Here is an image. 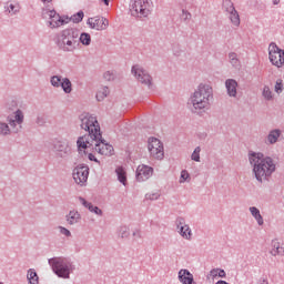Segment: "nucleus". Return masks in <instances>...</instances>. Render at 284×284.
<instances>
[{
    "label": "nucleus",
    "mask_w": 284,
    "mask_h": 284,
    "mask_svg": "<svg viewBox=\"0 0 284 284\" xmlns=\"http://www.w3.org/2000/svg\"><path fill=\"white\" fill-rule=\"evenodd\" d=\"M61 234H64V236H70V231L65 227H60Z\"/></svg>",
    "instance_id": "obj_41"
},
{
    "label": "nucleus",
    "mask_w": 284,
    "mask_h": 284,
    "mask_svg": "<svg viewBox=\"0 0 284 284\" xmlns=\"http://www.w3.org/2000/svg\"><path fill=\"white\" fill-rule=\"evenodd\" d=\"M268 59L272 65H275V68L284 67V51L275 43H271L268 45Z\"/></svg>",
    "instance_id": "obj_5"
},
{
    "label": "nucleus",
    "mask_w": 284,
    "mask_h": 284,
    "mask_svg": "<svg viewBox=\"0 0 284 284\" xmlns=\"http://www.w3.org/2000/svg\"><path fill=\"white\" fill-rule=\"evenodd\" d=\"M87 23L91 30L98 31L108 30V27L110 26V21L103 17L89 18Z\"/></svg>",
    "instance_id": "obj_11"
},
{
    "label": "nucleus",
    "mask_w": 284,
    "mask_h": 284,
    "mask_svg": "<svg viewBox=\"0 0 284 284\" xmlns=\"http://www.w3.org/2000/svg\"><path fill=\"white\" fill-rule=\"evenodd\" d=\"M210 97H212V87L200 84L191 97V103L194 110H206L210 108Z\"/></svg>",
    "instance_id": "obj_3"
},
{
    "label": "nucleus",
    "mask_w": 284,
    "mask_h": 284,
    "mask_svg": "<svg viewBox=\"0 0 284 284\" xmlns=\"http://www.w3.org/2000/svg\"><path fill=\"white\" fill-rule=\"evenodd\" d=\"M274 3H278V1L277 0H275V2Z\"/></svg>",
    "instance_id": "obj_46"
},
{
    "label": "nucleus",
    "mask_w": 284,
    "mask_h": 284,
    "mask_svg": "<svg viewBox=\"0 0 284 284\" xmlns=\"http://www.w3.org/2000/svg\"><path fill=\"white\" fill-rule=\"evenodd\" d=\"M210 276L212 278H225V271L224 270H221V268H213L211 272H210Z\"/></svg>",
    "instance_id": "obj_24"
},
{
    "label": "nucleus",
    "mask_w": 284,
    "mask_h": 284,
    "mask_svg": "<svg viewBox=\"0 0 284 284\" xmlns=\"http://www.w3.org/2000/svg\"><path fill=\"white\" fill-rule=\"evenodd\" d=\"M263 97L267 101L272 100V91L267 87H265L263 90Z\"/></svg>",
    "instance_id": "obj_35"
},
{
    "label": "nucleus",
    "mask_w": 284,
    "mask_h": 284,
    "mask_svg": "<svg viewBox=\"0 0 284 284\" xmlns=\"http://www.w3.org/2000/svg\"><path fill=\"white\" fill-rule=\"evenodd\" d=\"M0 134H10V126L6 123H0Z\"/></svg>",
    "instance_id": "obj_33"
},
{
    "label": "nucleus",
    "mask_w": 284,
    "mask_h": 284,
    "mask_svg": "<svg viewBox=\"0 0 284 284\" xmlns=\"http://www.w3.org/2000/svg\"><path fill=\"white\" fill-rule=\"evenodd\" d=\"M148 151L152 159H163L165 152L163 149V143L156 138H149L148 140Z\"/></svg>",
    "instance_id": "obj_6"
},
{
    "label": "nucleus",
    "mask_w": 284,
    "mask_h": 284,
    "mask_svg": "<svg viewBox=\"0 0 284 284\" xmlns=\"http://www.w3.org/2000/svg\"><path fill=\"white\" fill-rule=\"evenodd\" d=\"M130 12L132 17H148L150 14V1L135 0L130 9Z\"/></svg>",
    "instance_id": "obj_7"
},
{
    "label": "nucleus",
    "mask_w": 284,
    "mask_h": 284,
    "mask_svg": "<svg viewBox=\"0 0 284 284\" xmlns=\"http://www.w3.org/2000/svg\"><path fill=\"white\" fill-rule=\"evenodd\" d=\"M178 230H180V234L183 239L190 241L192 239V230L187 224H185V220L179 219L178 220Z\"/></svg>",
    "instance_id": "obj_14"
},
{
    "label": "nucleus",
    "mask_w": 284,
    "mask_h": 284,
    "mask_svg": "<svg viewBox=\"0 0 284 284\" xmlns=\"http://www.w3.org/2000/svg\"><path fill=\"white\" fill-rule=\"evenodd\" d=\"M226 90L229 92V97H236V88L239 87V83L235 82V80H226L225 82Z\"/></svg>",
    "instance_id": "obj_18"
},
{
    "label": "nucleus",
    "mask_w": 284,
    "mask_h": 284,
    "mask_svg": "<svg viewBox=\"0 0 284 284\" xmlns=\"http://www.w3.org/2000/svg\"><path fill=\"white\" fill-rule=\"evenodd\" d=\"M49 265H51L54 274L60 278L70 277V262L63 257H54L49 260Z\"/></svg>",
    "instance_id": "obj_4"
},
{
    "label": "nucleus",
    "mask_w": 284,
    "mask_h": 284,
    "mask_svg": "<svg viewBox=\"0 0 284 284\" xmlns=\"http://www.w3.org/2000/svg\"><path fill=\"white\" fill-rule=\"evenodd\" d=\"M60 85L67 94L72 92V82H70L68 79H63Z\"/></svg>",
    "instance_id": "obj_25"
},
{
    "label": "nucleus",
    "mask_w": 284,
    "mask_h": 284,
    "mask_svg": "<svg viewBox=\"0 0 284 284\" xmlns=\"http://www.w3.org/2000/svg\"><path fill=\"white\" fill-rule=\"evenodd\" d=\"M248 159L251 165H254L253 172L258 181L267 180V178L272 176L274 170H276V165H274L272 159L263 156L262 153H251Z\"/></svg>",
    "instance_id": "obj_2"
},
{
    "label": "nucleus",
    "mask_w": 284,
    "mask_h": 284,
    "mask_svg": "<svg viewBox=\"0 0 284 284\" xmlns=\"http://www.w3.org/2000/svg\"><path fill=\"white\" fill-rule=\"evenodd\" d=\"M90 176V169L88 166H77L73 170V180L78 185H85Z\"/></svg>",
    "instance_id": "obj_10"
},
{
    "label": "nucleus",
    "mask_w": 284,
    "mask_h": 284,
    "mask_svg": "<svg viewBox=\"0 0 284 284\" xmlns=\"http://www.w3.org/2000/svg\"><path fill=\"white\" fill-rule=\"evenodd\" d=\"M81 128L89 132V134L83 135L78 139V150L79 152H84L88 154L89 161L98 162L97 156H94L92 150H95L98 154L102 156H112L114 154V146L112 144L105 143L101 136V126L95 116L90 114H84L81 118Z\"/></svg>",
    "instance_id": "obj_1"
},
{
    "label": "nucleus",
    "mask_w": 284,
    "mask_h": 284,
    "mask_svg": "<svg viewBox=\"0 0 284 284\" xmlns=\"http://www.w3.org/2000/svg\"><path fill=\"white\" fill-rule=\"evenodd\" d=\"M115 173L118 175V180L120 181V183H122V185H128V173L125 172V169L119 166L115 170Z\"/></svg>",
    "instance_id": "obj_19"
},
{
    "label": "nucleus",
    "mask_w": 284,
    "mask_h": 284,
    "mask_svg": "<svg viewBox=\"0 0 284 284\" xmlns=\"http://www.w3.org/2000/svg\"><path fill=\"white\" fill-rule=\"evenodd\" d=\"M42 3H52V0H41Z\"/></svg>",
    "instance_id": "obj_44"
},
{
    "label": "nucleus",
    "mask_w": 284,
    "mask_h": 284,
    "mask_svg": "<svg viewBox=\"0 0 284 284\" xmlns=\"http://www.w3.org/2000/svg\"><path fill=\"white\" fill-rule=\"evenodd\" d=\"M80 41L83 45H90L92 38L90 37V33H82L80 36Z\"/></svg>",
    "instance_id": "obj_29"
},
{
    "label": "nucleus",
    "mask_w": 284,
    "mask_h": 284,
    "mask_svg": "<svg viewBox=\"0 0 284 284\" xmlns=\"http://www.w3.org/2000/svg\"><path fill=\"white\" fill-rule=\"evenodd\" d=\"M62 82L63 80H61L59 77H53L51 79V84L54 85V88H59V85H61Z\"/></svg>",
    "instance_id": "obj_36"
},
{
    "label": "nucleus",
    "mask_w": 284,
    "mask_h": 284,
    "mask_svg": "<svg viewBox=\"0 0 284 284\" xmlns=\"http://www.w3.org/2000/svg\"><path fill=\"white\" fill-rule=\"evenodd\" d=\"M250 212L252 216L257 221L258 225H263V216L261 215V211L258 209L252 206L250 207Z\"/></svg>",
    "instance_id": "obj_22"
},
{
    "label": "nucleus",
    "mask_w": 284,
    "mask_h": 284,
    "mask_svg": "<svg viewBox=\"0 0 284 284\" xmlns=\"http://www.w3.org/2000/svg\"><path fill=\"white\" fill-rule=\"evenodd\" d=\"M83 17H84L83 11H80V12L73 14L71 17V20L73 21V23H81V21H83Z\"/></svg>",
    "instance_id": "obj_31"
},
{
    "label": "nucleus",
    "mask_w": 284,
    "mask_h": 284,
    "mask_svg": "<svg viewBox=\"0 0 284 284\" xmlns=\"http://www.w3.org/2000/svg\"><path fill=\"white\" fill-rule=\"evenodd\" d=\"M80 220H81V215L77 211H70L69 215L67 216V221L68 223H70V225H74V223H79Z\"/></svg>",
    "instance_id": "obj_20"
},
{
    "label": "nucleus",
    "mask_w": 284,
    "mask_h": 284,
    "mask_svg": "<svg viewBox=\"0 0 284 284\" xmlns=\"http://www.w3.org/2000/svg\"><path fill=\"white\" fill-rule=\"evenodd\" d=\"M182 19H190V13L183 11Z\"/></svg>",
    "instance_id": "obj_43"
},
{
    "label": "nucleus",
    "mask_w": 284,
    "mask_h": 284,
    "mask_svg": "<svg viewBox=\"0 0 284 284\" xmlns=\"http://www.w3.org/2000/svg\"><path fill=\"white\" fill-rule=\"evenodd\" d=\"M275 92L281 94L283 92V80L278 79L275 83Z\"/></svg>",
    "instance_id": "obj_32"
},
{
    "label": "nucleus",
    "mask_w": 284,
    "mask_h": 284,
    "mask_svg": "<svg viewBox=\"0 0 284 284\" xmlns=\"http://www.w3.org/2000/svg\"><path fill=\"white\" fill-rule=\"evenodd\" d=\"M187 179H190V173H187V171H182L180 183H185V181H187Z\"/></svg>",
    "instance_id": "obj_37"
},
{
    "label": "nucleus",
    "mask_w": 284,
    "mask_h": 284,
    "mask_svg": "<svg viewBox=\"0 0 284 284\" xmlns=\"http://www.w3.org/2000/svg\"><path fill=\"white\" fill-rule=\"evenodd\" d=\"M223 8H224V10H226L229 13L234 12V10H236V9L234 8V3H232L230 0H224V1H223Z\"/></svg>",
    "instance_id": "obj_30"
},
{
    "label": "nucleus",
    "mask_w": 284,
    "mask_h": 284,
    "mask_svg": "<svg viewBox=\"0 0 284 284\" xmlns=\"http://www.w3.org/2000/svg\"><path fill=\"white\" fill-rule=\"evenodd\" d=\"M108 94H110V90L108 89V87H104L98 91L95 97H97L98 101H103V99H105V97H108Z\"/></svg>",
    "instance_id": "obj_26"
},
{
    "label": "nucleus",
    "mask_w": 284,
    "mask_h": 284,
    "mask_svg": "<svg viewBox=\"0 0 284 284\" xmlns=\"http://www.w3.org/2000/svg\"><path fill=\"white\" fill-rule=\"evenodd\" d=\"M229 14L233 26H235V28H239V26H241V17L239 16V11H236L235 9L231 11Z\"/></svg>",
    "instance_id": "obj_21"
},
{
    "label": "nucleus",
    "mask_w": 284,
    "mask_h": 284,
    "mask_svg": "<svg viewBox=\"0 0 284 284\" xmlns=\"http://www.w3.org/2000/svg\"><path fill=\"white\" fill-rule=\"evenodd\" d=\"M61 41L64 45V50H74L77 48V37L72 29H67L61 34Z\"/></svg>",
    "instance_id": "obj_8"
},
{
    "label": "nucleus",
    "mask_w": 284,
    "mask_h": 284,
    "mask_svg": "<svg viewBox=\"0 0 284 284\" xmlns=\"http://www.w3.org/2000/svg\"><path fill=\"white\" fill-rule=\"evenodd\" d=\"M8 121L11 128H14L17 124L21 125L23 123V112L21 110L16 111L8 116Z\"/></svg>",
    "instance_id": "obj_15"
},
{
    "label": "nucleus",
    "mask_w": 284,
    "mask_h": 284,
    "mask_svg": "<svg viewBox=\"0 0 284 284\" xmlns=\"http://www.w3.org/2000/svg\"><path fill=\"white\" fill-rule=\"evenodd\" d=\"M152 174H154V169L151 166L141 164L136 169V180L140 182L148 181Z\"/></svg>",
    "instance_id": "obj_13"
},
{
    "label": "nucleus",
    "mask_w": 284,
    "mask_h": 284,
    "mask_svg": "<svg viewBox=\"0 0 284 284\" xmlns=\"http://www.w3.org/2000/svg\"><path fill=\"white\" fill-rule=\"evenodd\" d=\"M104 79H106V81H112V79H114V75L112 74V72L108 71L104 73Z\"/></svg>",
    "instance_id": "obj_40"
},
{
    "label": "nucleus",
    "mask_w": 284,
    "mask_h": 284,
    "mask_svg": "<svg viewBox=\"0 0 284 284\" xmlns=\"http://www.w3.org/2000/svg\"><path fill=\"white\" fill-rule=\"evenodd\" d=\"M278 136H281V131L280 130L272 131L268 134L270 143H276V141L278 140Z\"/></svg>",
    "instance_id": "obj_28"
},
{
    "label": "nucleus",
    "mask_w": 284,
    "mask_h": 284,
    "mask_svg": "<svg viewBox=\"0 0 284 284\" xmlns=\"http://www.w3.org/2000/svg\"><path fill=\"white\" fill-rule=\"evenodd\" d=\"M179 278L183 284H192L194 282V275L187 270H181L179 272Z\"/></svg>",
    "instance_id": "obj_17"
},
{
    "label": "nucleus",
    "mask_w": 284,
    "mask_h": 284,
    "mask_svg": "<svg viewBox=\"0 0 284 284\" xmlns=\"http://www.w3.org/2000/svg\"><path fill=\"white\" fill-rule=\"evenodd\" d=\"M146 199H149V201H156V199H159V192L148 193Z\"/></svg>",
    "instance_id": "obj_39"
},
{
    "label": "nucleus",
    "mask_w": 284,
    "mask_h": 284,
    "mask_svg": "<svg viewBox=\"0 0 284 284\" xmlns=\"http://www.w3.org/2000/svg\"><path fill=\"white\" fill-rule=\"evenodd\" d=\"M132 74H134L135 79L140 81V83H144L145 85H152V78L141 65L136 64L132 68Z\"/></svg>",
    "instance_id": "obj_12"
},
{
    "label": "nucleus",
    "mask_w": 284,
    "mask_h": 284,
    "mask_svg": "<svg viewBox=\"0 0 284 284\" xmlns=\"http://www.w3.org/2000/svg\"><path fill=\"white\" fill-rule=\"evenodd\" d=\"M103 3H105L106 6H110V0H102Z\"/></svg>",
    "instance_id": "obj_45"
},
{
    "label": "nucleus",
    "mask_w": 284,
    "mask_h": 284,
    "mask_svg": "<svg viewBox=\"0 0 284 284\" xmlns=\"http://www.w3.org/2000/svg\"><path fill=\"white\" fill-rule=\"evenodd\" d=\"M200 154H201V148H196L195 150H194V152H193V154H192V160L193 161H201V156H200Z\"/></svg>",
    "instance_id": "obj_34"
},
{
    "label": "nucleus",
    "mask_w": 284,
    "mask_h": 284,
    "mask_svg": "<svg viewBox=\"0 0 284 284\" xmlns=\"http://www.w3.org/2000/svg\"><path fill=\"white\" fill-rule=\"evenodd\" d=\"M230 59L232 60V63H236V54L232 53L230 54Z\"/></svg>",
    "instance_id": "obj_42"
},
{
    "label": "nucleus",
    "mask_w": 284,
    "mask_h": 284,
    "mask_svg": "<svg viewBox=\"0 0 284 284\" xmlns=\"http://www.w3.org/2000/svg\"><path fill=\"white\" fill-rule=\"evenodd\" d=\"M9 12H12V14H16V12H19V6L10 3L8 7Z\"/></svg>",
    "instance_id": "obj_38"
},
{
    "label": "nucleus",
    "mask_w": 284,
    "mask_h": 284,
    "mask_svg": "<svg viewBox=\"0 0 284 284\" xmlns=\"http://www.w3.org/2000/svg\"><path fill=\"white\" fill-rule=\"evenodd\" d=\"M272 247L273 248L271 250V254L273 256H278V255L283 256V254H284V244L283 243L278 242V240H273Z\"/></svg>",
    "instance_id": "obj_16"
},
{
    "label": "nucleus",
    "mask_w": 284,
    "mask_h": 284,
    "mask_svg": "<svg viewBox=\"0 0 284 284\" xmlns=\"http://www.w3.org/2000/svg\"><path fill=\"white\" fill-rule=\"evenodd\" d=\"M122 232H125V229L124 230L122 229Z\"/></svg>",
    "instance_id": "obj_47"
},
{
    "label": "nucleus",
    "mask_w": 284,
    "mask_h": 284,
    "mask_svg": "<svg viewBox=\"0 0 284 284\" xmlns=\"http://www.w3.org/2000/svg\"><path fill=\"white\" fill-rule=\"evenodd\" d=\"M27 278L30 284H39V275L34 270H29L27 274Z\"/></svg>",
    "instance_id": "obj_23"
},
{
    "label": "nucleus",
    "mask_w": 284,
    "mask_h": 284,
    "mask_svg": "<svg viewBox=\"0 0 284 284\" xmlns=\"http://www.w3.org/2000/svg\"><path fill=\"white\" fill-rule=\"evenodd\" d=\"M80 202L82 203V205H84V207H88L90 212H94L95 214H101V210L99 207L88 203L84 199H80Z\"/></svg>",
    "instance_id": "obj_27"
},
{
    "label": "nucleus",
    "mask_w": 284,
    "mask_h": 284,
    "mask_svg": "<svg viewBox=\"0 0 284 284\" xmlns=\"http://www.w3.org/2000/svg\"><path fill=\"white\" fill-rule=\"evenodd\" d=\"M49 17V26L50 28H61V26H65L67 23H70V18H61L59 13L54 10H49L47 12Z\"/></svg>",
    "instance_id": "obj_9"
}]
</instances>
